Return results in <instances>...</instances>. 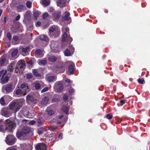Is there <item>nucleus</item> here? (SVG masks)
Here are the masks:
<instances>
[{"label": "nucleus", "mask_w": 150, "mask_h": 150, "mask_svg": "<svg viewBox=\"0 0 150 150\" xmlns=\"http://www.w3.org/2000/svg\"><path fill=\"white\" fill-rule=\"evenodd\" d=\"M31 131V128L28 126H25L22 128L21 130H18L16 132L17 137L21 140H25L28 139L27 134Z\"/></svg>", "instance_id": "f257e3e1"}, {"label": "nucleus", "mask_w": 150, "mask_h": 150, "mask_svg": "<svg viewBox=\"0 0 150 150\" xmlns=\"http://www.w3.org/2000/svg\"><path fill=\"white\" fill-rule=\"evenodd\" d=\"M16 139L13 135L8 134L6 137L5 141L8 145H12L15 143Z\"/></svg>", "instance_id": "f03ea898"}, {"label": "nucleus", "mask_w": 150, "mask_h": 150, "mask_svg": "<svg viewBox=\"0 0 150 150\" xmlns=\"http://www.w3.org/2000/svg\"><path fill=\"white\" fill-rule=\"evenodd\" d=\"M59 28L57 26L53 25L50 27L49 32L50 33H54L55 37L59 35Z\"/></svg>", "instance_id": "7ed1b4c3"}, {"label": "nucleus", "mask_w": 150, "mask_h": 150, "mask_svg": "<svg viewBox=\"0 0 150 150\" xmlns=\"http://www.w3.org/2000/svg\"><path fill=\"white\" fill-rule=\"evenodd\" d=\"M30 48L29 46H21L19 47V49L21 54L24 56H25L29 54Z\"/></svg>", "instance_id": "20e7f679"}, {"label": "nucleus", "mask_w": 150, "mask_h": 150, "mask_svg": "<svg viewBox=\"0 0 150 150\" xmlns=\"http://www.w3.org/2000/svg\"><path fill=\"white\" fill-rule=\"evenodd\" d=\"M66 66H69L68 70L71 74H73L75 70L74 64L71 61H68L65 63Z\"/></svg>", "instance_id": "39448f33"}, {"label": "nucleus", "mask_w": 150, "mask_h": 150, "mask_svg": "<svg viewBox=\"0 0 150 150\" xmlns=\"http://www.w3.org/2000/svg\"><path fill=\"white\" fill-rule=\"evenodd\" d=\"M69 48L70 51L68 49H67L64 52V55L65 56L67 57L70 56L72 55L74 53V48L72 46H70Z\"/></svg>", "instance_id": "423d86ee"}, {"label": "nucleus", "mask_w": 150, "mask_h": 150, "mask_svg": "<svg viewBox=\"0 0 150 150\" xmlns=\"http://www.w3.org/2000/svg\"><path fill=\"white\" fill-rule=\"evenodd\" d=\"M21 88L22 89V90L23 93H25L24 94H26L30 91V89L27 86V84L25 83H24L22 84Z\"/></svg>", "instance_id": "0eeeda50"}, {"label": "nucleus", "mask_w": 150, "mask_h": 150, "mask_svg": "<svg viewBox=\"0 0 150 150\" xmlns=\"http://www.w3.org/2000/svg\"><path fill=\"white\" fill-rule=\"evenodd\" d=\"M9 109L8 108H4L1 110V114L6 117H9L11 115Z\"/></svg>", "instance_id": "6e6552de"}, {"label": "nucleus", "mask_w": 150, "mask_h": 150, "mask_svg": "<svg viewBox=\"0 0 150 150\" xmlns=\"http://www.w3.org/2000/svg\"><path fill=\"white\" fill-rule=\"evenodd\" d=\"M44 53L40 49L36 50L35 52V56L38 58H40L43 57Z\"/></svg>", "instance_id": "1a4fd4ad"}, {"label": "nucleus", "mask_w": 150, "mask_h": 150, "mask_svg": "<svg viewBox=\"0 0 150 150\" xmlns=\"http://www.w3.org/2000/svg\"><path fill=\"white\" fill-rule=\"evenodd\" d=\"M5 86V89L6 91V93H11L13 91L14 89L13 84H8L6 85Z\"/></svg>", "instance_id": "9d476101"}, {"label": "nucleus", "mask_w": 150, "mask_h": 150, "mask_svg": "<svg viewBox=\"0 0 150 150\" xmlns=\"http://www.w3.org/2000/svg\"><path fill=\"white\" fill-rule=\"evenodd\" d=\"M35 148L36 150H46L47 149L46 145L44 143L37 145Z\"/></svg>", "instance_id": "9b49d317"}, {"label": "nucleus", "mask_w": 150, "mask_h": 150, "mask_svg": "<svg viewBox=\"0 0 150 150\" xmlns=\"http://www.w3.org/2000/svg\"><path fill=\"white\" fill-rule=\"evenodd\" d=\"M25 65V64L24 60L23 59H22L21 60L19 61L16 65L17 66V67L19 68L20 69L23 68Z\"/></svg>", "instance_id": "f8f14e48"}, {"label": "nucleus", "mask_w": 150, "mask_h": 150, "mask_svg": "<svg viewBox=\"0 0 150 150\" xmlns=\"http://www.w3.org/2000/svg\"><path fill=\"white\" fill-rule=\"evenodd\" d=\"M35 87L36 90H38L42 88L44 86L42 85L41 82H37L35 83Z\"/></svg>", "instance_id": "ddd939ff"}, {"label": "nucleus", "mask_w": 150, "mask_h": 150, "mask_svg": "<svg viewBox=\"0 0 150 150\" xmlns=\"http://www.w3.org/2000/svg\"><path fill=\"white\" fill-rule=\"evenodd\" d=\"M26 101L28 100L31 102H33L34 101L35 99L32 94L29 93L26 96Z\"/></svg>", "instance_id": "4468645a"}, {"label": "nucleus", "mask_w": 150, "mask_h": 150, "mask_svg": "<svg viewBox=\"0 0 150 150\" xmlns=\"http://www.w3.org/2000/svg\"><path fill=\"white\" fill-rule=\"evenodd\" d=\"M56 86L57 87V90L59 91H61L63 89V85L61 82L60 81L58 82L57 84L56 85Z\"/></svg>", "instance_id": "2eb2a0df"}, {"label": "nucleus", "mask_w": 150, "mask_h": 150, "mask_svg": "<svg viewBox=\"0 0 150 150\" xmlns=\"http://www.w3.org/2000/svg\"><path fill=\"white\" fill-rule=\"evenodd\" d=\"M21 102H22V101H21V100H18L17 101V103L16 105V108L15 111L16 112L19 111L21 108L22 107V104Z\"/></svg>", "instance_id": "dca6fc26"}, {"label": "nucleus", "mask_w": 150, "mask_h": 150, "mask_svg": "<svg viewBox=\"0 0 150 150\" xmlns=\"http://www.w3.org/2000/svg\"><path fill=\"white\" fill-rule=\"evenodd\" d=\"M8 76L5 75L4 76L2 77L1 79V83L2 84H5L8 81Z\"/></svg>", "instance_id": "f3484780"}, {"label": "nucleus", "mask_w": 150, "mask_h": 150, "mask_svg": "<svg viewBox=\"0 0 150 150\" xmlns=\"http://www.w3.org/2000/svg\"><path fill=\"white\" fill-rule=\"evenodd\" d=\"M52 15L54 19H57L60 17L61 13L59 11H57L53 12L52 13Z\"/></svg>", "instance_id": "a211bd4d"}, {"label": "nucleus", "mask_w": 150, "mask_h": 150, "mask_svg": "<svg viewBox=\"0 0 150 150\" xmlns=\"http://www.w3.org/2000/svg\"><path fill=\"white\" fill-rule=\"evenodd\" d=\"M15 67V62L14 61H13L11 63L10 66L8 67V69L10 72H13Z\"/></svg>", "instance_id": "6ab92c4d"}, {"label": "nucleus", "mask_w": 150, "mask_h": 150, "mask_svg": "<svg viewBox=\"0 0 150 150\" xmlns=\"http://www.w3.org/2000/svg\"><path fill=\"white\" fill-rule=\"evenodd\" d=\"M65 15L63 17L62 20L63 21L65 20L68 21L70 19V17H69L70 14L68 12H65Z\"/></svg>", "instance_id": "aec40b11"}, {"label": "nucleus", "mask_w": 150, "mask_h": 150, "mask_svg": "<svg viewBox=\"0 0 150 150\" xmlns=\"http://www.w3.org/2000/svg\"><path fill=\"white\" fill-rule=\"evenodd\" d=\"M17 9L19 12H21L26 10V7L23 5H19L17 6Z\"/></svg>", "instance_id": "412c9836"}, {"label": "nucleus", "mask_w": 150, "mask_h": 150, "mask_svg": "<svg viewBox=\"0 0 150 150\" xmlns=\"http://www.w3.org/2000/svg\"><path fill=\"white\" fill-rule=\"evenodd\" d=\"M47 80L49 82H54L56 80V79L55 77L54 76H47Z\"/></svg>", "instance_id": "4be33fe9"}, {"label": "nucleus", "mask_w": 150, "mask_h": 150, "mask_svg": "<svg viewBox=\"0 0 150 150\" xmlns=\"http://www.w3.org/2000/svg\"><path fill=\"white\" fill-rule=\"evenodd\" d=\"M7 55L4 54L1 57V59L0 60V64L1 66H3L6 61Z\"/></svg>", "instance_id": "5701e85b"}, {"label": "nucleus", "mask_w": 150, "mask_h": 150, "mask_svg": "<svg viewBox=\"0 0 150 150\" xmlns=\"http://www.w3.org/2000/svg\"><path fill=\"white\" fill-rule=\"evenodd\" d=\"M49 100V98L47 97H44L41 101V104L44 105H46L48 103Z\"/></svg>", "instance_id": "b1692460"}, {"label": "nucleus", "mask_w": 150, "mask_h": 150, "mask_svg": "<svg viewBox=\"0 0 150 150\" xmlns=\"http://www.w3.org/2000/svg\"><path fill=\"white\" fill-rule=\"evenodd\" d=\"M46 110L47 114L50 115H52L54 114V112L53 110L49 108H47Z\"/></svg>", "instance_id": "393cba45"}, {"label": "nucleus", "mask_w": 150, "mask_h": 150, "mask_svg": "<svg viewBox=\"0 0 150 150\" xmlns=\"http://www.w3.org/2000/svg\"><path fill=\"white\" fill-rule=\"evenodd\" d=\"M40 39L42 41L47 42L49 40V38L47 36L45 35H42L40 37Z\"/></svg>", "instance_id": "a878e982"}, {"label": "nucleus", "mask_w": 150, "mask_h": 150, "mask_svg": "<svg viewBox=\"0 0 150 150\" xmlns=\"http://www.w3.org/2000/svg\"><path fill=\"white\" fill-rule=\"evenodd\" d=\"M18 51L17 49H14L12 52L11 55L12 57L16 59V56H17Z\"/></svg>", "instance_id": "bb28decb"}, {"label": "nucleus", "mask_w": 150, "mask_h": 150, "mask_svg": "<svg viewBox=\"0 0 150 150\" xmlns=\"http://www.w3.org/2000/svg\"><path fill=\"white\" fill-rule=\"evenodd\" d=\"M48 59L49 61L52 62H54L57 60V58L56 57L54 56H51L49 57Z\"/></svg>", "instance_id": "cd10ccee"}, {"label": "nucleus", "mask_w": 150, "mask_h": 150, "mask_svg": "<svg viewBox=\"0 0 150 150\" xmlns=\"http://www.w3.org/2000/svg\"><path fill=\"white\" fill-rule=\"evenodd\" d=\"M62 110L64 112L67 114H68L69 108L67 106L65 105L62 106Z\"/></svg>", "instance_id": "c85d7f7f"}, {"label": "nucleus", "mask_w": 150, "mask_h": 150, "mask_svg": "<svg viewBox=\"0 0 150 150\" xmlns=\"http://www.w3.org/2000/svg\"><path fill=\"white\" fill-rule=\"evenodd\" d=\"M41 13L37 11H35L33 12V16L34 17L36 18L38 17V16L40 15Z\"/></svg>", "instance_id": "c756f323"}, {"label": "nucleus", "mask_w": 150, "mask_h": 150, "mask_svg": "<svg viewBox=\"0 0 150 150\" xmlns=\"http://www.w3.org/2000/svg\"><path fill=\"white\" fill-rule=\"evenodd\" d=\"M42 4L45 6H47L50 4V0H41Z\"/></svg>", "instance_id": "7c9ffc66"}, {"label": "nucleus", "mask_w": 150, "mask_h": 150, "mask_svg": "<svg viewBox=\"0 0 150 150\" xmlns=\"http://www.w3.org/2000/svg\"><path fill=\"white\" fill-rule=\"evenodd\" d=\"M30 12L26 11L24 15V19L26 20H28L30 18Z\"/></svg>", "instance_id": "2f4dec72"}, {"label": "nucleus", "mask_w": 150, "mask_h": 150, "mask_svg": "<svg viewBox=\"0 0 150 150\" xmlns=\"http://www.w3.org/2000/svg\"><path fill=\"white\" fill-rule=\"evenodd\" d=\"M17 102H11L9 106V109H12L13 108H14V107L16 105V104H17Z\"/></svg>", "instance_id": "473e14b6"}, {"label": "nucleus", "mask_w": 150, "mask_h": 150, "mask_svg": "<svg viewBox=\"0 0 150 150\" xmlns=\"http://www.w3.org/2000/svg\"><path fill=\"white\" fill-rule=\"evenodd\" d=\"M33 73L36 76L40 77L41 75L40 73H39L36 69H34L33 70Z\"/></svg>", "instance_id": "72a5a7b5"}, {"label": "nucleus", "mask_w": 150, "mask_h": 150, "mask_svg": "<svg viewBox=\"0 0 150 150\" xmlns=\"http://www.w3.org/2000/svg\"><path fill=\"white\" fill-rule=\"evenodd\" d=\"M6 72L4 70H2L0 71V77L4 76L6 74Z\"/></svg>", "instance_id": "f704fd0d"}, {"label": "nucleus", "mask_w": 150, "mask_h": 150, "mask_svg": "<svg viewBox=\"0 0 150 150\" xmlns=\"http://www.w3.org/2000/svg\"><path fill=\"white\" fill-rule=\"evenodd\" d=\"M25 145L27 146V150H31L32 149V145L28 143L27 144H25Z\"/></svg>", "instance_id": "c9c22d12"}, {"label": "nucleus", "mask_w": 150, "mask_h": 150, "mask_svg": "<svg viewBox=\"0 0 150 150\" xmlns=\"http://www.w3.org/2000/svg\"><path fill=\"white\" fill-rule=\"evenodd\" d=\"M62 30L63 33H66L69 30V28L67 27H64L62 28Z\"/></svg>", "instance_id": "e433bc0d"}, {"label": "nucleus", "mask_w": 150, "mask_h": 150, "mask_svg": "<svg viewBox=\"0 0 150 150\" xmlns=\"http://www.w3.org/2000/svg\"><path fill=\"white\" fill-rule=\"evenodd\" d=\"M68 36H67V33H64L63 34L62 38V41H65L66 39L67 38Z\"/></svg>", "instance_id": "4c0bfd02"}, {"label": "nucleus", "mask_w": 150, "mask_h": 150, "mask_svg": "<svg viewBox=\"0 0 150 150\" xmlns=\"http://www.w3.org/2000/svg\"><path fill=\"white\" fill-rule=\"evenodd\" d=\"M0 103L1 105H4L5 104V102L3 97H1L0 100Z\"/></svg>", "instance_id": "58836bf2"}, {"label": "nucleus", "mask_w": 150, "mask_h": 150, "mask_svg": "<svg viewBox=\"0 0 150 150\" xmlns=\"http://www.w3.org/2000/svg\"><path fill=\"white\" fill-rule=\"evenodd\" d=\"M37 122L40 125H42L44 124V122L40 119L38 120Z\"/></svg>", "instance_id": "ea45409f"}, {"label": "nucleus", "mask_w": 150, "mask_h": 150, "mask_svg": "<svg viewBox=\"0 0 150 150\" xmlns=\"http://www.w3.org/2000/svg\"><path fill=\"white\" fill-rule=\"evenodd\" d=\"M31 3L29 1H28L26 3L27 7L29 8H30L31 7Z\"/></svg>", "instance_id": "a19ab883"}, {"label": "nucleus", "mask_w": 150, "mask_h": 150, "mask_svg": "<svg viewBox=\"0 0 150 150\" xmlns=\"http://www.w3.org/2000/svg\"><path fill=\"white\" fill-rule=\"evenodd\" d=\"M26 77L28 79H30L32 78L33 75L31 73H28L27 74Z\"/></svg>", "instance_id": "79ce46f5"}, {"label": "nucleus", "mask_w": 150, "mask_h": 150, "mask_svg": "<svg viewBox=\"0 0 150 150\" xmlns=\"http://www.w3.org/2000/svg\"><path fill=\"white\" fill-rule=\"evenodd\" d=\"M40 63L43 65H45L47 63V61L45 59H44L40 61Z\"/></svg>", "instance_id": "37998d69"}, {"label": "nucleus", "mask_w": 150, "mask_h": 150, "mask_svg": "<svg viewBox=\"0 0 150 150\" xmlns=\"http://www.w3.org/2000/svg\"><path fill=\"white\" fill-rule=\"evenodd\" d=\"M64 117V115H60L58 116H57L55 117V119L57 120L58 119H62L63 117Z\"/></svg>", "instance_id": "c03bdc74"}, {"label": "nucleus", "mask_w": 150, "mask_h": 150, "mask_svg": "<svg viewBox=\"0 0 150 150\" xmlns=\"http://www.w3.org/2000/svg\"><path fill=\"white\" fill-rule=\"evenodd\" d=\"M7 37L9 40H11L12 36L10 33H7Z\"/></svg>", "instance_id": "a18cd8bd"}, {"label": "nucleus", "mask_w": 150, "mask_h": 150, "mask_svg": "<svg viewBox=\"0 0 150 150\" xmlns=\"http://www.w3.org/2000/svg\"><path fill=\"white\" fill-rule=\"evenodd\" d=\"M144 80L143 79H138V82L139 84H143L144 83Z\"/></svg>", "instance_id": "49530a36"}, {"label": "nucleus", "mask_w": 150, "mask_h": 150, "mask_svg": "<svg viewBox=\"0 0 150 150\" xmlns=\"http://www.w3.org/2000/svg\"><path fill=\"white\" fill-rule=\"evenodd\" d=\"M48 88L47 87H45L43 89H42L41 91V93H43L44 92H45L48 91Z\"/></svg>", "instance_id": "de8ad7c7"}, {"label": "nucleus", "mask_w": 150, "mask_h": 150, "mask_svg": "<svg viewBox=\"0 0 150 150\" xmlns=\"http://www.w3.org/2000/svg\"><path fill=\"white\" fill-rule=\"evenodd\" d=\"M106 118L109 120L111 119L112 117V115H110V114H108L106 115Z\"/></svg>", "instance_id": "09e8293b"}, {"label": "nucleus", "mask_w": 150, "mask_h": 150, "mask_svg": "<svg viewBox=\"0 0 150 150\" xmlns=\"http://www.w3.org/2000/svg\"><path fill=\"white\" fill-rule=\"evenodd\" d=\"M6 150H16L14 146H11L7 148Z\"/></svg>", "instance_id": "8fccbe9b"}, {"label": "nucleus", "mask_w": 150, "mask_h": 150, "mask_svg": "<svg viewBox=\"0 0 150 150\" xmlns=\"http://www.w3.org/2000/svg\"><path fill=\"white\" fill-rule=\"evenodd\" d=\"M69 92L70 94H72L74 92V89L72 88H71L69 89Z\"/></svg>", "instance_id": "3c124183"}, {"label": "nucleus", "mask_w": 150, "mask_h": 150, "mask_svg": "<svg viewBox=\"0 0 150 150\" xmlns=\"http://www.w3.org/2000/svg\"><path fill=\"white\" fill-rule=\"evenodd\" d=\"M68 99V96L67 95H65L63 97V99L65 101H67Z\"/></svg>", "instance_id": "603ef678"}, {"label": "nucleus", "mask_w": 150, "mask_h": 150, "mask_svg": "<svg viewBox=\"0 0 150 150\" xmlns=\"http://www.w3.org/2000/svg\"><path fill=\"white\" fill-rule=\"evenodd\" d=\"M59 99L57 98H53L52 100L54 102H57L59 101Z\"/></svg>", "instance_id": "864d4df0"}, {"label": "nucleus", "mask_w": 150, "mask_h": 150, "mask_svg": "<svg viewBox=\"0 0 150 150\" xmlns=\"http://www.w3.org/2000/svg\"><path fill=\"white\" fill-rule=\"evenodd\" d=\"M51 136L52 137H53L52 139H51L52 140L54 141L55 139V138L54 137V134H50V136Z\"/></svg>", "instance_id": "5fc2aeb1"}, {"label": "nucleus", "mask_w": 150, "mask_h": 150, "mask_svg": "<svg viewBox=\"0 0 150 150\" xmlns=\"http://www.w3.org/2000/svg\"><path fill=\"white\" fill-rule=\"evenodd\" d=\"M21 91L20 89H17L16 91V93L17 95H19L21 93Z\"/></svg>", "instance_id": "6e6d98bb"}, {"label": "nucleus", "mask_w": 150, "mask_h": 150, "mask_svg": "<svg viewBox=\"0 0 150 150\" xmlns=\"http://www.w3.org/2000/svg\"><path fill=\"white\" fill-rule=\"evenodd\" d=\"M43 132V130H42L41 129H39L38 130V133L39 135H40Z\"/></svg>", "instance_id": "4d7b16f0"}, {"label": "nucleus", "mask_w": 150, "mask_h": 150, "mask_svg": "<svg viewBox=\"0 0 150 150\" xmlns=\"http://www.w3.org/2000/svg\"><path fill=\"white\" fill-rule=\"evenodd\" d=\"M35 123V121L34 120H32L30 122L29 124L31 125H33Z\"/></svg>", "instance_id": "13d9d810"}, {"label": "nucleus", "mask_w": 150, "mask_h": 150, "mask_svg": "<svg viewBox=\"0 0 150 150\" xmlns=\"http://www.w3.org/2000/svg\"><path fill=\"white\" fill-rule=\"evenodd\" d=\"M67 39L68 40V41L70 42H71L73 40L72 38L71 37H69V36L67 38Z\"/></svg>", "instance_id": "bf43d9fd"}, {"label": "nucleus", "mask_w": 150, "mask_h": 150, "mask_svg": "<svg viewBox=\"0 0 150 150\" xmlns=\"http://www.w3.org/2000/svg\"><path fill=\"white\" fill-rule=\"evenodd\" d=\"M48 16V14L47 13H45L43 15V17L44 18H46Z\"/></svg>", "instance_id": "052dcab7"}, {"label": "nucleus", "mask_w": 150, "mask_h": 150, "mask_svg": "<svg viewBox=\"0 0 150 150\" xmlns=\"http://www.w3.org/2000/svg\"><path fill=\"white\" fill-rule=\"evenodd\" d=\"M20 18V16L19 14H18L15 20L16 21H18Z\"/></svg>", "instance_id": "680f3d73"}, {"label": "nucleus", "mask_w": 150, "mask_h": 150, "mask_svg": "<svg viewBox=\"0 0 150 150\" xmlns=\"http://www.w3.org/2000/svg\"><path fill=\"white\" fill-rule=\"evenodd\" d=\"M13 38L15 41H17L18 40V37L17 36H13Z\"/></svg>", "instance_id": "e2e57ef3"}, {"label": "nucleus", "mask_w": 150, "mask_h": 150, "mask_svg": "<svg viewBox=\"0 0 150 150\" xmlns=\"http://www.w3.org/2000/svg\"><path fill=\"white\" fill-rule=\"evenodd\" d=\"M20 69L19 68H18L17 67V66H16V68L15 69V72L16 73H18L19 71V69Z\"/></svg>", "instance_id": "0e129e2a"}, {"label": "nucleus", "mask_w": 150, "mask_h": 150, "mask_svg": "<svg viewBox=\"0 0 150 150\" xmlns=\"http://www.w3.org/2000/svg\"><path fill=\"white\" fill-rule=\"evenodd\" d=\"M41 25V23L40 21H38L36 24V26H40Z\"/></svg>", "instance_id": "69168bd1"}, {"label": "nucleus", "mask_w": 150, "mask_h": 150, "mask_svg": "<svg viewBox=\"0 0 150 150\" xmlns=\"http://www.w3.org/2000/svg\"><path fill=\"white\" fill-rule=\"evenodd\" d=\"M56 119H55V117L51 121H50V122L51 123H54L55 122V121Z\"/></svg>", "instance_id": "338daca9"}, {"label": "nucleus", "mask_w": 150, "mask_h": 150, "mask_svg": "<svg viewBox=\"0 0 150 150\" xmlns=\"http://www.w3.org/2000/svg\"><path fill=\"white\" fill-rule=\"evenodd\" d=\"M66 83H71V81L69 79H67L65 80Z\"/></svg>", "instance_id": "774afa93"}]
</instances>
